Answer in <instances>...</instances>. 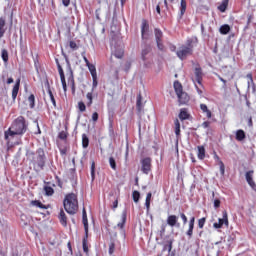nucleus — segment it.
I'll return each mask as SVG.
<instances>
[{
	"mask_svg": "<svg viewBox=\"0 0 256 256\" xmlns=\"http://www.w3.org/2000/svg\"><path fill=\"white\" fill-rule=\"evenodd\" d=\"M230 31H231V27H229V25L227 24L220 27V33L222 35H227V33H229Z\"/></svg>",
	"mask_w": 256,
	"mask_h": 256,
	"instance_id": "nucleus-30",
	"label": "nucleus"
},
{
	"mask_svg": "<svg viewBox=\"0 0 256 256\" xmlns=\"http://www.w3.org/2000/svg\"><path fill=\"white\" fill-rule=\"evenodd\" d=\"M151 197H152V194L151 192H149L146 196V201H145L147 211H149V208L151 207Z\"/></svg>",
	"mask_w": 256,
	"mask_h": 256,
	"instance_id": "nucleus-36",
	"label": "nucleus"
},
{
	"mask_svg": "<svg viewBox=\"0 0 256 256\" xmlns=\"http://www.w3.org/2000/svg\"><path fill=\"white\" fill-rule=\"evenodd\" d=\"M78 109H79V111H81V113H83V112L86 111L87 107L85 106V103L79 102L78 103Z\"/></svg>",
	"mask_w": 256,
	"mask_h": 256,
	"instance_id": "nucleus-44",
	"label": "nucleus"
},
{
	"mask_svg": "<svg viewBox=\"0 0 256 256\" xmlns=\"http://www.w3.org/2000/svg\"><path fill=\"white\" fill-rule=\"evenodd\" d=\"M247 79H249V81L251 82V83H253V75L252 74H247Z\"/></svg>",
	"mask_w": 256,
	"mask_h": 256,
	"instance_id": "nucleus-56",
	"label": "nucleus"
},
{
	"mask_svg": "<svg viewBox=\"0 0 256 256\" xmlns=\"http://www.w3.org/2000/svg\"><path fill=\"white\" fill-rule=\"evenodd\" d=\"M253 170H250L248 172H246L245 177H246V181L248 183V185L251 187V189H256V184L255 181H253Z\"/></svg>",
	"mask_w": 256,
	"mask_h": 256,
	"instance_id": "nucleus-11",
	"label": "nucleus"
},
{
	"mask_svg": "<svg viewBox=\"0 0 256 256\" xmlns=\"http://www.w3.org/2000/svg\"><path fill=\"white\" fill-rule=\"evenodd\" d=\"M185 11H187V2H185V0H181L180 19L185 15Z\"/></svg>",
	"mask_w": 256,
	"mask_h": 256,
	"instance_id": "nucleus-27",
	"label": "nucleus"
},
{
	"mask_svg": "<svg viewBox=\"0 0 256 256\" xmlns=\"http://www.w3.org/2000/svg\"><path fill=\"white\" fill-rule=\"evenodd\" d=\"M195 227V217H192L189 221V228L188 231L186 232V235H188V237H193V229Z\"/></svg>",
	"mask_w": 256,
	"mask_h": 256,
	"instance_id": "nucleus-16",
	"label": "nucleus"
},
{
	"mask_svg": "<svg viewBox=\"0 0 256 256\" xmlns=\"http://www.w3.org/2000/svg\"><path fill=\"white\" fill-rule=\"evenodd\" d=\"M142 171L146 175L149 174V171H151V158H144L142 160Z\"/></svg>",
	"mask_w": 256,
	"mask_h": 256,
	"instance_id": "nucleus-9",
	"label": "nucleus"
},
{
	"mask_svg": "<svg viewBox=\"0 0 256 256\" xmlns=\"http://www.w3.org/2000/svg\"><path fill=\"white\" fill-rule=\"evenodd\" d=\"M198 159H205V147L198 146Z\"/></svg>",
	"mask_w": 256,
	"mask_h": 256,
	"instance_id": "nucleus-31",
	"label": "nucleus"
},
{
	"mask_svg": "<svg viewBox=\"0 0 256 256\" xmlns=\"http://www.w3.org/2000/svg\"><path fill=\"white\" fill-rule=\"evenodd\" d=\"M174 90L176 95L183 93V86L181 83H179V81L174 82Z\"/></svg>",
	"mask_w": 256,
	"mask_h": 256,
	"instance_id": "nucleus-25",
	"label": "nucleus"
},
{
	"mask_svg": "<svg viewBox=\"0 0 256 256\" xmlns=\"http://www.w3.org/2000/svg\"><path fill=\"white\" fill-rule=\"evenodd\" d=\"M32 205H35L36 207H40V209H47V207H45V205H43L39 201H32Z\"/></svg>",
	"mask_w": 256,
	"mask_h": 256,
	"instance_id": "nucleus-45",
	"label": "nucleus"
},
{
	"mask_svg": "<svg viewBox=\"0 0 256 256\" xmlns=\"http://www.w3.org/2000/svg\"><path fill=\"white\" fill-rule=\"evenodd\" d=\"M180 217H181V219H182L184 225H187V216H186L185 214L181 213V214H180Z\"/></svg>",
	"mask_w": 256,
	"mask_h": 256,
	"instance_id": "nucleus-50",
	"label": "nucleus"
},
{
	"mask_svg": "<svg viewBox=\"0 0 256 256\" xmlns=\"http://www.w3.org/2000/svg\"><path fill=\"white\" fill-rule=\"evenodd\" d=\"M64 209L69 215H75L79 209V202L77 201V195L74 193L66 195L64 199Z\"/></svg>",
	"mask_w": 256,
	"mask_h": 256,
	"instance_id": "nucleus-3",
	"label": "nucleus"
},
{
	"mask_svg": "<svg viewBox=\"0 0 256 256\" xmlns=\"http://www.w3.org/2000/svg\"><path fill=\"white\" fill-rule=\"evenodd\" d=\"M177 97L180 105H185V103L189 101V95H187L185 92L178 94Z\"/></svg>",
	"mask_w": 256,
	"mask_h": 256,
	"instance_id": "nucleus-15",
	"label": "nucleus"
},
{
	"mask_svg": "<svg viewBox=\"0 0 256 256\" xmlns=\"http://www.w3.org/2000/svg\"><path fill=\"white\" fill-rule=\"evenodd\" d=\"M167 225H169L170 227H179V223H177V221H179V218L176 215H170L167 217Z\"/></svg>",
	"mask_w": 256,
	"mask_h": 256,
	"instance_id": "nucleus-13",
	"label": "nucleus"
},
{
	"mask_svg": "<svg viewBox=\"0 0 256 256\" xmlns=\"http://www.w3.org/2000/svg\"><path fill=\"white\" fill-rule=\"evenodd\" d=\"M86 97H87V99H88V106L90 107V105H93V93L88 92V93L86 94Z\"/></svg>",
	"mask_w": 256,
	"mask_h": 256,
	"instance_id": "nucleus-42",
	"label": "nucleus"
},
{
	"mask_svg": "<svg viewBox=\"0 0 256 256\" xmlns=\"http://www.w3.org/2000/svg\"><path fill=\"white\" fill-rule=\"evenodd\" d=\"M112 253H115V243H110L109 245V255H111Z\"/></svg>",
	"mask_w": 256,
	"mask_h": 256,
	"instance_id": "nucleus-47",
	"label": "nucleus"
},
{
	"mask_svg": "<svg viewBox=\"0 0 256 256\" xmlns=\"http://www.w3.org/2000/svg\"><path fill=\"white\" fill-rule=\"evenodd\" d=\"M194 41L195 39H189L187 41V46H182L179 48L176 53L179 59L183 61V59H187V57H189V55L193 53V45H191V43H193Z\"/></svg>",
	"mask_w": 256,
	"mask_h": 256,
	"instance_id": "nucleus-4",
	"label": "nucleus"
},
{
	"mask_svg": "<svg viewBox=\"0 0 256 256\" xmlns=\"http://www.w3.org/2000/svg\"><path fill=\"white\" fill-rule=\"evenodd\" d=\"M215 161L218 163L220 167V173L221 175H225V164H223V161H221V158L217 154L214 155Z\"/></svg>",
	"mask_w": 256,
	"mask_h": 256,
	"instance_id": "nucleus-17",
	"label": "nucleus"
},
{
	"mask_svg": "<svg viewBox=\"0 0 256 256\" xmlns=\"http://www.w3.org/2000/svg\"><path fill=\"white\" fill-rule=\"evenodd\" d=\"M118 205H119V202L115 200L113 203V209H117Z\"/></svg>",
	"mask_w": 256,
	"mask_h": 256,
	"instance_id": "nucleus-57",
	"label": "nucleus"
},
{
	"mask_svg": "<svg viewBox=\"0 0 256 256\" xmlns=\"http://www.w3.org/2000/svg\"><path fill=\"white\" fill-rule=\"evenodd\" d=\"M26 157L30 161V165L33 166L34 171H43V167H45V152L43 149H38L36 152L27 150Z\"/></svg>",
	"mask_w": 256,
	"mask_h": 256,
	"instance_id": "nucleus-2",
	"label": "nucleus"
},
{
	"mask_svg": "<svg viewBox=\"0 0 256 256\" xmlns=\"http://www.w3.org/2000/svg\"><path fill=\"white\" fill-rule=\"evenodd\" d=\"M132 197H133L134 203H139V199H140V197H141V194L139 193V191L135 190V191L132 193Z\"/></svg>",
	"mask_w": 256,
	"mask_h": 256,
	"instance_id": "nucleus-37",
	"label": "nucleus"
},
{
	"mask_svg": "<svg viewBox=\"0 0 256 256\" xmlns=\"http://www.w3.org/2000/svg\"><path fill=\"white\" fill-rule=\"evenodd\" d=\"M172 249H173V240H168L167 244H165L163 247V251H168V253H171Z\"/></svg>",
	"mask_w": 256,
	"mask_h": 256,
	"instance_id": "nucleus-28",
	"label": "nucleus"
},
{
	"mask_svg": "<svg viewBox=\"0 0 256 256\" xmlns=\"http://www.w3.org/2000/svg\"><path fill=\"white\" fill-rule=\"evenodd\" d=\"M21 80H18L12 89V99H17V95L19 94V85Z\"/></svg>",
	"mask_w": 256,
	"mask_h": 256,
	"instance_id": "nucleus-21",
	"label": "nucleus"
},
{
	"mask_svg": "<svg viewBox=\"0 0 256 256\" xmlns=\"http://www.w3.org/2000/svg\"><path fill=\"white\" fill-rule=\"evenodd\" d=\"M83 225L85 230V237L83 239V251L89 253V247L87 246V238L89 237V222L87 221V212L83 209Z\"/></svg>",
	"mask_w": 256,
	"mask_h": 256,
	"instance_id": "nucleus-5",
	"label": "nucleus"
},
{
	"mask_svg": "<svg viewBox=\"0 0 256 256\" xmlns=\"http://www.w3.org/2000/svg\"><path fill=\"white\" fill-rule=\"evenodd\" d=\"M48 93H49V97L52 102V105H54V107H57V102H55V97L53 96V92H51V90H48Z\"/></svg>",
	"mask_w": 256,
	"mask_h": 256,
	"instance_id": "nucleus-43",
	"label": "nucleus"
},
{
	"mask_svg": "<svg viewBox=\"0 0 256 256\" xmlns=\"http://www.w3.org/2000/svg\"><path fill=\"white\" fill-rule=\"evenodd\" d=\"M236 139H237V141H243V139H245V131L238 130L236 132Z\"/></svg>",
	"mask_w": 256,
	"mask_h": 256,
	"instance_id": "nucleus-32",
	"label": "nucleus"
},
{
	"mask_svg": "<svg viewBox=\"0 0 256 256\" xmlns=\"http://www.w3.org/2000/svg\"><path fill=\"white\" fill-rule=\"evenodd\" d=\"M149 53H151V46H145L141 52V59L144 61L145 67H149V64L147 63V55H149Z\"/></svg>",
	"mask_w": 256,
	"mask_h": 256,
	"instance_id": "nucleus-10",
	"label": "nucleus"
},
{
	"mask_svg": "<svg viewBox=\"0 0 256 256\" xmlns=\"http://www.w3.org/2000/svg\"><path fill=\"white\" fill-rule=\"evenodd\" d=\"M91 175H92V179H94V177H95V163H92V166H91Z\"/></svg>",
	"mask_w": 256,
	"mask_h": 256,
	"instance_id": "nucleus-52",
	"label": "nucleus"
},
{
	"mask_svg": "<svg viewBox=\"0 0 256 256\" xmlns=\"http://www.w3.org/2000/svg\"><path fill=\"white\" fill-rule=\"evenodd\" d=\"M165 233V226H162L161 235Z\"/></svg>",
	"mask_w": 256,
	"mask_h": 256,
	"instance_id": "nucleus-64",
	"label": "nucleus"
},
{
	"mask_svg": "<svg viewBox=\"0 0 256 256\" xmlns=\"http://www.w3.org/2000/svg\"><path fill=\"white\" fill-rule=\"evenodd\" d=\"M225 225L226 227H229V217L227 214V211L222 212V218L218 219V222H215L213 224L214 229H221Z\"/></svg>",
	"mask_w": 256,
	"mask_h": 256,
	"instance_id": "nucleus-6",
	"label": "nucleus"
},
{
	"mask_svg": "<svg viewBox=\"0 0 256 256\" xmlns=\"http://www.w3.org/2000/svg\"><path fill=\"white\" fill-rule=\"evenodd\" d=\"M196 89H197L198 94L203 95V90L199 89V87H197V86H196Z\"/></svg>",
	"mask_w": 256,
	"mask_h": 256,
	"instance_id": "nucleus-61",
	"label": "nucleus"
},
{
	"mask_svg": "<svg viewBox=\"0 0 256 256\" xmlns=\"http://www.w3.org/2000/svg\"><path fill=\"white\" fill-rule=\"evenodd\" d=\"M60 139H67V134L65 132H61L59 134Z\"/></svg>",
	"mask_w": 256,
	"mask_h": 256,
	"instance_id": "nucleus-55",
	"label": "nucleus"
},
{
	"mask_svg": "<svg viewBox=\"0 0 256 256\" xmlns=\"http://www.w3.org/2000/svg\"><path fill=\"white\" fill-rule=\"evenodd\" d=\"M28 105L30 107V109H33V107H35V95L31 94L29 97H28Z\"/></svg>",
	"mask_w": 256,
	"mask_h": 256,
	"instance_id": "nucleus-34",
	"label": "nucleus"
},
{
	"mask_svg": "<svg viewBox=\"0 0 256 256\" xmlns=\"http://www.w3.org/2000/svg\"><path fill=\"white\" fill-rule=\"evenodd\" d=\"M179 119L180 121H185L189 119V112H187V109L182 108L179 113Z\"/></svg>",
	"mask_w": 256,
	"mask_h": 256,
	"instance_id": "nucleus-20",
	"label": "nucleus"
},
{
	"mask_svg": "<svg viewBox=\"0 0 256 256\" xmlns=\"http://www.w3.org/2000/svg\"><path fill=\"white\" fill-rule=\"evenodd\" d=\"M27 132V123H25V118L23 116L18 117L10 126V128L5 131L4 139L9 143L15 136L23 135Z\"/></svg>",
	"mask_w": 256,
	"mask_h": 256,
	"instance_id": "nucleus-1",
	"label": "nucleus"
},
{
	"mask_svg": "<svg viewBox=\"0 0 256 256\" xmlns=\"http://www.w3.org/2000/svg\"><path fill=\"white\" fill-rule=\"evenodd\" d=\"M99 13H101V9H97V10H96V18H97V19H101V18L99 17Z\"/></svg>",
	"mask_w": 256,
	"mask_h": 256,
	"instance_id": "nucleus-60",
	"label": "nucleus"
},
{
	"mask_svg": "<svg viewBox=\"0 0 256 256\" xmlns=\"http://www.w3.org/2000/svg\"><path fill=\"white\" fill-rule=\"evenodd\" d=\"M59 220L61 225H63V227H67V215L65 214V211L60 210Z\"/></svg>",
	"mask_w": 256,
	"mask_h": 256,
	"instance_id": "nucleus-18",
	"label": "nucleus"
},
{
	"mask_svg": "<svg viewBox=\"0 0 256 256\" xmlns=\"http://www.w3.org/2000/svg\"><path fill=\"white\" fill-rule=\"evenodd\" d=\"M5 31H7V28H5V18H0V39L5 35Z\"/></svg>",
	"mask_w": 256,
	"mask_h": 256,
	"instance_id": "nucleus-24",
	"label": "nucleus"
},
{
	"mask_svg": "<svg viewBox=\"0 0 256 256\" xmlns=\"http://www.w3.org/2000/svg\"><path fill=\"white\" fill-rule=\"evenodd\" d=\"M114 57H116L117 59H121L124 55V49H123V44H119L118 47L114 46Z\"/></svg>",
	"mask_w": 256,
	"mask_h": 256,
	"instance_id": "nucleus-12",
	"label": "nucleus"
},
{
	"mask_svg": "<svg viewBox=\"0 0 256 256\" xmlns=\"http://www.w3.org/2000/svg\"><path fill=\"white\" fill-rule=\"evenodd\" d=\"M156 11H157L158 14L161 13V6H160V4H158V5L156 6Z\"/></svg>",
	"mask_w": 256,
	"mask_h": 256,
	"instance_id": "nucleus-59",
	"label": "nucleus"
},
{
	"mask_svg": "<svg viewBox=\"0 0 256 256\" xmlns=\"http://www.w3.org/2000/svg\"><path fill=\"white\" fill-rule=\"evenodd\" d=\"M149 31V24L147 23V20H142V26H141V33L142 38H145V33Z\"/></svg>",
	"mask_w": 256,
	"mask_h": 256,
	"instance_id": "nucleus-23",
	"label": "nucleus"
},
{
	"mask_svg": "<svg viewBox=\"0 0 256 256\" xmlns=\"http://www.w3.org/2000/svg\"><path fill=\"white\" fill-rule=\"evenodd\" d=\"M98 119H99V114L97 113V112H94L93 114H92V121H98Z\"/></svg>",
	"mask_w": 256,
	"mask_h": 256,
	"instance_id": "nucleus-51",
	"label": "nucleus"
},
{
	"mask_svg": "<svg viewBox=\"0 0 256 256\" xmlns=\"http://www.w3.org/2000/svg\"><path fill=\"white\" fill-rule=\"evenodd\" d=\"M154 35L157 43V47L160 51H163L164 46H163V32L159 29L154 30Z\"/></svg>",
	"mask_w": 256,
	"mask_h": 256,
	"instance_id": "nucleus-7",
	"label": "nucleus"
},
{
	"mask_svg": "<svg viewBox=\"0 0 256 256\" xmlns=\"http://www.w3.org/2000/svg\"><path fill=\"white\" fill-rule=\"evenodd\" d=\"M174 125H175V134L177 136L181 135V123H179V119H176L174 121Z\"/></svg>",
	"mask_w": 256,
	"mask_h": 256,
	"instance_id": "nucleus-29",
	"label": "nucleus"
},
{
	"mask_svg": "<svg viewBox=\"0 0 256 256\" xmlns=\"http://www.w3.org/2000/svg\"><path fill=\"white\" fill-rule=\"evenodd\" d=\"M209 125H211V123H209L208 121H205V122L202 123V127L204 129H207L209 127Z\"/></svg>",
	"mask_w": 256,
	"mask_h": 256,
	"instance_id": "nucleus-54",
	"label": "nucleus"
},
{
	"mask_svg": "<svg viewBox=\"0 0 256 256\" xmlns=\"http://www.w3.org/2000/svg\"><path fill=\"white\" fill-rule=\"evenodd\" d=\"M67 61V65H68V71L70 73V79L73 77V70H71V64L69 63V60H66Z\"/></svg>",
	"mask_w": 256,
	"mask_h": 256,
	"instance_id": "nucleus-49",
	"label": "nucleus"
},
{
	"mask_svg": "<svg viewBox=\"0 0 256 256\" xmlns=\"http://www.w3.org/2000/svg\"><path fill=\"white\" fill-rule=\"evenodd\" d=\"M88 67H89V71H90V73H91L93 79H96V77H97V72H96V70H95V66L88 64Z\"/></svg>",
	"mask_w": 256,
	"mask_h": 256,
	"instance_id": "nucleus-41",
	"label": "nucleus"
},
{
	"mask_svg": "<svg viewBox=\"0 0 256 256\" xmlns=\"http://www.w3.org/2000/svg\"><path fill=\"white\" fill-rule=\"evenodd\" d=\"M126 221H127V212L124 211V212H122L121 221L117 224V227L119 229H123V227L125 226Z\"/></svg>",
	"mask_w": 256,
	"mask_h": 256,
	"instance_id": "nucleus-19",
	"label": "nucleus"
},
{
	"mask_svg": "<svg viewBox=\"0 0 256 256\" xmlns=\"http://www.w3.org/2000/svg\"><path fill=\"white\" fill-rule=\"evenodd\" d=\"M62 3L64 7H69V4L71 3V0H62Z\"/></svg>",
	"mask_w": 256,
	"mask_h": 256,
	"instance_id": "nucleus-53",
	"label": "nucleus"
},
{
	"mask_svg": "<svg viewBox=\"0 0 256 256\" xmlns=\"http://www.w3.org/2000/svg\"><path fill=\"white\" fill-rule=\"evenodd\" d=\"M1 57L4 63H7V61H9V53L7 52V50H2Z\"/></svg>",
	"mask_w": 256,
	"mask_h": 256,
	"instance_id": "nucleus-38",
	"label": "nucleus"
},
{
	"mask_svg": "<svg viewBox=\"0 0 256 256\" xmlns=\"http://www.w3.org/2000/svg\"><path fill=\"white\" fill-rule=\"evenodd\" d=\"M205 221H206L205 218H201V219L198 220L199 229H203V227H205Z\"/></svg>",
	"mask_w": 256,
	"mask_h": 256,
	"instance_id": "nucleus-46",
	"label": "nucleus"
},
{
	"mask_svg": "<svg viewBox=\"0 0 256 256\" xmlns=\"http://www.w3.org/2000/svg\"><path fill=\"white\" fill-rule=\"evenodd\" d=\"M57 67H58V73L60 75L61 83L63 86V90L67 91V82L65 81V73L63 72V67H61V64H59V60L56 59Z\"/></svg>",
	"mask_w": 256,
	"mask_h": 256,
	"instance_id": "nucleus-8",
	"label": "nucleus"
},
{
	"mask_svg": "<svg viewBox=\"0 0 256 256\" xmlns=\"http://www.w3.org/2000/svg\"><path fill=\"white\" fill-rule=\"evenodd\" d=\"M109 165L111 169H113L114 171L117 169V163L115 162V158L113 157L109 158Z\"/></svg>",
	"mask_w": 256,
	"mask_h": 256,
	"instance_id": "nucleus-40",
	"label": "nucleus"
},
{
	"mask_svg": "<svg viewBox=\"0 0 256 256\" xmlns=\"http://www.w3.org/2000/svg\"><path fill=\"white\" fill-rule=\"evenodd\" d=\"M7 83L8 85H11V83H13V78H8Z\"/></svg>",
	"mask_w": 256,
	"mask_h": 256,
	"instance_id": "nucleus-62",
	"label": "nucleus"
},
{
	"mask_svg": "<svg viewBox=\"0 0 256 256\" xmlns=\"http://www.w3.org/2000/svg\"><path fill=\"white\" fill-rule=\"evenodd\" d=\"M82 147H84V149H87V147H89V138L86 134L82 135Z\"/></svg>",
	"mask_w": 256,
	"mask_h": 256,
	"instance_id": "nucleus-33",
	"label": "nucleus"
},
{
	"mask_svg": "<svg viewBox=\"0 0 256 256\" xmlns=\"http://www.w3.org/2000/svg\"><path fill=\"white\" fill-rule=\"evenodd\" d=\"M200 109L203 113L206 114V117L208 119H211L212 117V113H211V110H209V108L205 105V104H200Z\"/></svg>",
	"mask_w": 256,
	"mask_h": 256,
	"instance_id": "nucleus-22",
	"label": "nucleus"
},
{
	"mask_svg": "<svg viewBox=\"0 0 256 256\" xmlns=\"http://www.w3.org/2000/svg\"><path fill=\"white\" fill-rule=\"evenodd\" d=\"M228 5H229V0H223L221 5L218 6L219 11H221V13H225V11H227Z\"/></svg>",
	"mask_w": 256,
	"mask_h": 256,
	"instance_id": "nucleus-26",
	"label": "nucleus"
},
{
	"mask_svg": "<svg viewBox=\"0 0 256 256\" xmlns=\"http://www.w3.org/2000/svg\"><path fill=\"white\" fill-rule=\"evenodd\" d=\"M195 75V81L201 85V81L203 80V71H201V68L196 67L194 70Z\"/></svg>",
	"mask_w": 256,
	"mask_h": 256,
	"instance_id": "nucleus-14",
	"label": "nucleus"
},
{
	"mask_svg": "<svg viewBox=\"0 0 256 256\" xmlns=\"http://www.w3.org/2000/svg\"><path fill=\"white\" fill-rule=\"evenodd\" d=\"M44 191H45L46 195H48V196H51L55 193V191L53 190V188L51 186H45Z\"/></svg>",
	"mask_w": 256,
	"mask_h": 256,
	"instance_id": "nucleus-39",
	"label": "nucleus"
},
{
	"mask_svg": "<svg viewBox=\"0 0 256 256\" xmlns=\"http://www.w3.org/2000/svg\"><path fill=\"white\" fill-rule=\"evenodd\" d=\"M219 79L222 83H224V85H226L227 81L225 79H223L222 77H219Z\"/></svg>",
	"mask_w": 256,
	"mask_h": 256,
	"instance_id": "nucleus-63",
	"label": "nucleus"
},
{
	"mask_svg": "<svg viewBox=\"0 0 256 256\" xmlns=\"http://www.w3.org/2000/svg\"><path fill=\"white\" fill-rule=\"evenodd\" d=\"M71 49H75L77 47V44L75 42H70Z\"/></svg>",
	"mask_w": 256,
	"mask_h": 256,
	"instance_id": "nucleus-58",
	"label": "nucleus"
},
{
	"mask_svg": "<svg viewBox=\"0 0 256 256\" xmlns=\"http://www.w3.org/2000/svg\"><path fill=\"white\" fill-rule=\"evenodd\" d=\"M136 105L138 112L141 113V111H143V102L141 101V95H138Z\"/></svg>",
	"mask_w": 256,
	"mask_h": 256,
	"instance_id": "nucleus-35",
	"label": "nucleus"
},
{
	"mask_svg": "<svg viewBox=\"0 0 256 256\" xmlns=\"http://www.w3.org/2000/svg\"><path fill=\"white\" fill-rule=\"evenodd\" d=\"M214 207H215V209H219L221 207V200L215 199L214 200Z\"/></svg>",
	"mask_w": 256,
	"mask_h": 256,
	"instance_id": "nucleus-48",
	"label": "nucleus"
}]
</instances>
